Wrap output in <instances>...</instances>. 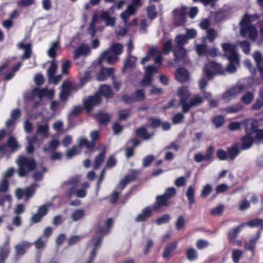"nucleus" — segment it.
<instances>
[{
  "label": "nucleus",
  "mask_w": 263,
  "mask_h": 263,
  "mask_svg": "<svg viewBox=\"0 0 263 263\" xmlns=\"http://www.w3.org/2000/svg\"><path fill=\"white\" fill-rule=\"evenodd\" d=\"M148 121L150 123V126L152 128H157L161 124V120L155 117H149L147 118Z\"/></svg>",
  "instance_id": "nucleus-54"
},
{
  "label": "nucleus",
  "mask_w": 263,
  "mask_h": 263,
  "mask_svg": "<svg viewBox=\"0 0 263 263\" xmlns=\"http://www.w3.org/2000/svg\"><path fill=\"white\" fill-rule=\"evenodd\" d=\"M90 52L89 47L85 44H82L75 49L73 57L76 60L79 59L80 56H86L89 54Z\"/></svg>",
  "instance_id": "nucleus-15"
},
{
  "label": "nucleus",
  "mask_w": 263,
  "mask_h": 263,
  "mask_svg": "<svg viewBox=\"0 0 263 263\" xmlns=\"http://www.w3.org/2000/svg\"><path fill=\"white\" fill-rule=\"evenodd\" d=\"M241 149L246 150L250 148L254 142V139L252 137V133L247 132L246 135L241 137Z\"/></svg>",
  "instance_id": "nucleus-9"
},
{
  "label": "nucleus",
  "mask_w": 263,
  "mask_h": 263,
  "mask_svg": "<svg viewBox=\"0 0 263 263\" xmlns=\"http://www.w3.org/2000/svg\"><path fill=\"white\" fill-rule=\"evenodd\" d=\"M253 58L255 60L257 68L263 65V57L260 51H255L253 54Z\"/></svg>",
  "instance_id": "nucleus-45"
},
{
  "label": "nucleus",
  "mask_w": 263,
  "mask_h": 263,
  "mask_svg": "<svg viewBox=\"0 0 263 263\" xmlns=\"http://www.w3.org/2000/svg\"><path fill=\"white\" fill-rule=\"evenodd\" d=\"M203 102V98L198 95H195L193 98L190 99L189 102L187 101L182 108V111L183 114L189 112L190 109L192 107H196Z\"/></svg>",
  "instance_id": "nucleus-6"
},
{
  "label": "nucleus",
  "mask_w": 263,
  "mask_h": 263,
  "mask_svg": "<svg viewBox=\"0 0 263 263\" xmlns=\"http://www.w3.org/2000/svg\"><path fill=\"white\" fill-rule=\"evenodd\" d=\"M130 115V111L129 110H123L119 111V120L121 121L126 120Z\"/></svg>",
  "instance_id": "nucleus-64"
},
{
  "label": "nucleus",
  "mask_w": 263,
  "mask_h": 263,
  "mask_svg": "<svg viewBox=\"0 0 263 263\" xmlns=\"http://www.w3.org/2000/svg\"><path fill=\"white\" fill-rule=\"evenodd\" d=\"M10 253V248L8 244H5L0 248V263H5Z\"/></svg>",
  "instance_id": "nucleus-27"
},
{
  "label": "nucleus",
  "mask_w": 263,
  "mask_h": 263,
  "mask_svg": "<svg viewBox=\"0 0 263 263\" xmlns=\"http://www.w3.org/2000/svg\"><path fill=\"white\" fill-rule=\"evenodd\" d=\"M57 64L54 63V61H52L47 70L48 77L50 80L54 77L55 73L57 72Z\"/></svg>",
  "instance_id": "nucleus-50"
},
{
  "label": "nucleus",
  "mask_w": 263,
  "mask_h": 263,
  "mask_svg": "<svg viewBox=\"0 0 263 263\" xmlns=\"http://www.w3.org/2000/svg\"><path fill=\"white\" fill-rule=\"evenodd\" d=\"M123 52V46L121 43H113L110 47L104 51L99 59V63L105 62L109 64H113L118 60V55Z\"/></svg>",
  "instance_id": "nucleus-1"
},
{
  "label": "nucleus",
  "mask_w": 263,
  "mask_h": 263,
  "mask_svg": "<svg viewBox=\"0 0 263 263\" xmlns=\"http://www.w3.org/2000/svg\"><path fill=\"white\" fill-rule=\"evenodd\" d=\"M228 156L230 159L233 160L239 154V144L235 143L228 147Z\"/></svg>",
  "instance_id": "nucleus-21"
},
{
  "label": "nucleus",
  "mask_w": 263,
  "mask_h": 263,
  "mask_svg": "<svg viewBox=\"0 0 263 263\" xmlns=\"http://www.w3.org/2000/svg\"><path fill=\"white\" fill-rule=\"evenodd\" d=\"M185 221L183 216H179L175 223V227L177 230H180L184 227Z\"/></svg>",
  "instance_id": "nucleus-63"
},
{
  "label": "nucleus",
  "mask_w": 263,
  "mask_h": 263,
  "mask_svg": "<svg viewBox=\"0 0 263 263\" xmlns=\"http://www.w3.org/2000/svg\"><path fill=\"white\" fill-rule=\"evenodd\" d=\"M217 36L216 32L214 29L210 28L207 30L206 35L203 37V40H208L210 42H213Z\"/></svg>",
  "instance_id": "nucleus-51"
},
{
  "label": "nucleus",
  "mask_w": 263,
  "mask_h": 263,
  "mask_svg": "<svg viewBox=\"0 0 263 263\" xmlns=\"http://www.w3.org/2000/svg\"><path fill=\"white\" fill-rule=\"evenodd\" d=\"M152 215V210L149 206H147L142 210L141 213L135 218V220L137 222L145 221L151 217Z\"/></svg>",
  "instance_id": "nucleus-18"
},
{
  "label": "nucleus",
  "mask_w": 263,
  "mask_h": 263,
  "mask_svg": "<svg viewBox=\"0 0 263 263\" xmlns=\"http://www.w3.org/2000/svg\"><path fill=\"white\" fill-rule=\"evenodd\" d=\"M259 237V234L254 238H252L249 240V242H246L244 244L245 248L251 252H254L255 249V243Z\"/></svg>",
  "instance_id": "nucleus-33"
},
{
  "label": "nucleus",
  "mask_w": 263,
  "mask_h": 263,
  "mask_svg": "<svg viewBox=\"0 0 263 263\" xmlns=\"http://www.w3.org/2000/svg\"><path fill=\"white\" fill-rule=\"evenodd\" d=\"M171 220V216L168 214L163 215L160 217L158 218L156 220V223L157 225H161L164 223H168Z\"/></svg>",
  "instance_id": "nucleus-58"
},
{
  "label": "nucleus",
  "mask_w": 263,
  "mask_h": 263,
  "mask_svg": "<svg viewBox=\"0 0 263 263\" xmlns=\"http://www.w3.org/2000/svg\"><path fill=\"white\" fill-rule=\"evenodd\" d=\"M102 99L100 95L98 93H96L93 96L88 97L84 101V106L87 112H90L95 107L99 105Z\"/></svg>",
  "instance_id": "nucleus-5"
},
{
  "label": "nucleus",
  "mask_w": 263,
  "mask_h": 263,
  "mask_svg": "<svg viewBox=\"0 0 263 263\" xmlns=\"http://www.w3.org/2000/svg\"><path fill=\"white\" fill-rule=\"evenodd\" d=\"M244 89L245 87L242 85L232 87L223 93L222 98L223 99H229L232 97L241 93Z\"/></svg>",
  "instance_id": "nucleus-13"
},
{
  "label": "nucleus",
  "mask_w": 263,
  "mask_h": 263,
  "mask_svg": "<svg viewBox=\"0 0 263 263\" xmlns=\"http://www.w3.org/2000/svg\"><path fill=\"white\" fill-rule=\"evenodd\" d=\"M175 78L180 83L187 82L190 80V74L187 69L180 67L176 70Z\"/></svg>",
  "instance_id": "nucleus-12"
},
{
  "label": "nucleus",
  "mask_w": 263,
  "mask_h": 263,
  "mask_svg": "<svg viewBox=\"0 0 263 263\" xmlns=\"http://www.w3.org/2000/svg\"><path fill=\"white\" fill-rule=\"evenodd\" d=\"M94 118L98 121L100 124L106 125L110 120V116L108 113L99 111L94 115Z\"/></svg>",
  "instance_id": "nucleus-19"
},
{
  "label": "nucleus",
  "mask_w": 263,
  "mask_h": 263,
  "mask_svg": "<svg viewBox=\"0 0 263 263\" xmlns=\"http://www.w3.org/2000/svg\"><path fill=\"white\" fill-rule=\"evenodd\" d=\"M245 226V223L240 224L229 232L228 240L230 242H232L234 241Z\"/></svg>",
  "instance_id": "nucleus-24"
},
{
  "label": "nucleus",
  "mask_w": 263,
  "mask_h": 263,
  "mask_svg": "<svg viewBox=\"0 0 263 263\" xmlns=\"http://www.w3.org/2000/svg\"><path fill=\"white\" fill-rule=\"evenodd\" d=\"M239 45L241 47L243 52L245 54H248L250 53V50H251L250 44L248 41H242L239 43Z\"/></svg>",
  "instance_id": "nucleus-62"
},
{
  "label": "nucleus",
  "mask_w": 263,
  "mask_h": 263,
  "mask_svg": "<svg viewBox=\"0 0 263 263\" xmlns=\"http://www.w3.org/2000/svg\"><path fill=\"white\" fill-rule=\"evenodd\" d=\"M229 61V64L225 69V71L230 73H233L236 71V65L239 64V58H237L236 61H231L230 59H228Z\"/></svg>",
  "instance_id": "nucleus-41"
},
{
  "label": "nucleus",
  "mask_w": 263,
  "mask_h": 263,
  "mask_svg": "<svg viewBox=\"0 0 263 263\" xmlns=\"http://www.w3.org/2000/svg\"><path fill=\"white\" fill-rule=\"evenodd\" d=\"M35 0H18L16 4L20 7H26L35 4Z\"/></svg>",
  "instance_id": "nucleus-61"
},
{
  "label": "nucleus",
  "mask_w": 263,
  "mask_h": 263,
  "mask_svg": "<svg viewBox=\"0 0 263 263\" xmlns=\"http://www.w3.org/2000/svg\"><path fill=\"white\" fill-rule=\"evenodd\" d=\"M6 143L7 144V145L9 146V148L10 149L11 152L16 151L20 147V146L18 144L15 138L12 136H10L8 138Z\"/></svg>",
  "instance_id": "nucleus-37"
},
{
  "label": "nucleus",
  "mask_w": 263,
  "mask_h": 263,
  "mask_svg": "<svg viewBox=\"0 0 263 263\" xmlns=\"http://www.w3.org/2000/svg\"><path fill=\"white\" fill-rule=\"evenodd\" d=\"M224 52L222 57L226 59H230L231 61H236L239 56L236 50L235 45L229 43H223L221 45Z\"/></svg>",
  "instance_id": "nucleus-4"
},
{
  "label": "nucleus",
  "mask_w": 263,
  "mask_h": 263,
  "mask_svg": "<svg viewBox=\"0 0 263 263\" xmlns=\"http://www.w3.org/2000/svg\"><path fill=\"white\" fill-rule=\"evenodd\" d=\"M99 18L104 21L107 26L114 27L115 25V18L110 16V13L108 10L102 11L99 15Z\"/></svg>",
  "instance_id": "nucleus-16"
},
{
  "label": "nucleus",
  "mask_w": 263,
  "mask_h": 263,
  "mask_svg": "<svg viewBox=\"0 0 263 263\" xmlns=\"http://www.w3.org/2000/svg\"><path fill=\"white\" fill-rule=\"evenodd\" d=\"M196 50L200 57L206 55L207 46L205 44H198L196 46Z\"/></svg>",
  "instance_id": "nucleus-57"
},
{
  "label": "nucleus",
  "mask_w": 263,
  "mask_h": 263,
  "mask_svg": "<svg viewBox=\"0 0 263 263\" xmlns=\"http://www.w3.org/2000/svg\"><path fill=\"white\" fill-rule=\"evenodd\" d=\"M208 66L211 69L214 70L215 73L222 74L224 73V70L222 66L214 61L210 62L208 64Z\"/></svg>",
  "instance_id": "nucleus-34"
},
{
  "label": "nucleus",
  "mask_w": 263,
  "mask_h": 263,
  "mask_svg": "<svg viewBox=\"0 0 263 263\" xmlns=\"http://www.w3.org/2000/svg\"><path fill=\"white\" fill-rule=\"evenodd\" d=\"M243 252L238 249H234L232 251V258L234 263H237L242 257Z\"/></svg>",
  "instance_id": "nucleus-52"
},
{
  "label": "nucleus",
  "mask_w": 263,
  "mask_h": 263,
  "mask_svg": "<svg viewBox=\"0 0 263 263\" xmlns=\"http://www.w3.org/2000/svg\"><path fill=\"white\" fill-rule=\"evenodd\" d=\"M136 57H129L127 55V59L124 64V66L122 68V71L124 72L126 68H132L135 66V62L136 60Z\"/></svg>",
  "instance_id": "nucleus-44"
},
{
  "label": "nucleus",
  "mask_w": 263,
  "mask_h": 263,
  "mask_svg": "<svg viewBox=\"0 0 263 263\" xmlns=\"http://www.w3.org/2000/svg\"><path fill=\"white\" fill-rule=\"evenodd\" d=\"M176 194V190L174 187L167 188L163 194L156 197L155 202L152 206L153 210L158 212L161 211L163 208L168 206L170 205V200Z\"/></svg>",
  "instance_id": "nucleus-3"
},
{
  "label": "nucleus",
  "mask_w": 263,
  "mask_h": 263,
  "mask_svg": "<svg viewBox=\"0 0 263 263\" xmlns=\"http://www.w3.org/2000/svg\"><path fill=\"white\" fill-rule=\"evenodd\" d=\"M173 48L172 41L171 40H169L164 43L162 52L164 54H167L173 50Z\"/></svg>",
  "instance_id": "nucleus-56"
},
{
  "label": "nucleus",
  "mask_w": 263,
  "mask_h": 263,
  "mask_svg": "<svg viewBox=\"0 0 263 263\" xmlns=\"http://www.w3.org/2000/svg\"><path fill=\"white\" fill-rule=\"evenodd\" d=\"M31 246V243L26 241H23L21 243L16 245L14 247L15 258L17 259L20 256L26 254L27 250L29 249Z\"/></svg>",
  "instance_id": "nucleus-8"
},
{
  "label": "nucleus",
  "mask_w": 263,
  "mask_h": 263,
  "mask_svg": "<svg viewBox=\"0 0 263 263\" xmlns=\"http://www.w3.org/2000/svg\"><path fill=\"white\" fill-rule=\"evenodd\" d=\"M175 41L177 44V46L183 47L187 43L188 40L185 34H178L175 37Z\"/></svg>",
  "instance_id": "nucleus-48"
},
{
  "label": "nucleus",
  "mask_w": 263,
  "mask_h": 263,
  "mask_svg": "<svg viewBox=\"0 0 263 263\" xmlns=\"http://www.w3.org/2000/svg\"><path fill=\"white\" fill-rule=\"evenodd\" d=\"M174 61L175 62L180 61L185 58L186 50L183 47L177 46L174 50Z\"/></svg>",
  "instance_id": "nucleus-23"
},
{
  "label": "nucleus",
  "mask_w": 263,
  "mask_h": 263,
  "mask_svg": "<svg viewBox=\"0 0 263 263\" xmlns=\"http://www.w3.org/2000/svg\"><path fill=\"white\" fill-rule=\"evenodd\" d=\"M147 16L151 20L154 19L157 16V12L156 11V7L154 5H152L146 8Z\"/></svg>",
  "instance_id": "nucleus-53"
},
{
  "label": "nucleus",
  "mask_w": 263,
  "mask_h": 263,
  "mask_svg": "<svg viewBox=\"0 0 263 263\" xmlns=\"http://www.w3.org/2000/svg\"><path fill=\"white\" fill-rule=\"evenodd\" d=\"M186 258L190 261L196 260L198 257V252L193 248H189L185 251Z\"/></svg>",
  "instance_id": "nucleus-31"
},
{
  "label": "nucleus",
  "mask_w": 263,
  "mask_h": 263,
  "mask_svg": "<svg viewBox=\"0 0 263 263\" xmlns=\"http://www.w3.org/2000/svg\"><path fill=\"white\" fill-rule=\"evenodd\" d=\"M140 173L139 171L131 170L129 173L124 177L128 183L135 181L137 179V176Z\"/></svg>",
  "instance_id": "nucleus-46"
},
{
  "label": "nucleus",
  "mask_w": 263,
  "mask_h": 263,
  "mask_svg": "<svg viewBox=\"0 0 263 263\" xmlns=\"http://www.w3.org/2000/svg\"><path fill=\"white\" fill-rule=\"evenodd\" d=\"M178 96L179 97V102L182 108L185 105L190 97V93L187 87L182 86L178 89Z\"/></svg>",
  "instance_id": "nucleus-11"
},
{
  "label": "nucleus",
  "mask_w": 263,
  "mask_h": 263,
  "mask_svg": "<svg viewBox=\"0 0 263 263\" xmlns=\"http://www.w3.org/2000/svg\"><path fill=\"white\" fill-rule=\"evenodd\" d=\"M243 109V106L240 104H236L235 105L227 107L223 109V110L228 114L236 113L241 111Z\"/></svg>",
  "instance_id": "nucleus-40"
},
{
  "label": "nucleus",
  "mask_w": 263,
  "mask_h": 263,
  "mask_svg": "<svg viewBox=\"0 0 263 263\" xmlns=\"http://www.w3.org/2000/svg\"><path fill=\"white\" fill-rule=\"evenodd\" d=\"M212 122L217 128L221 127L224 123V118L220 115L214 117L212 119Z\"/></svg>",
  "instance_id": "nucleus-55"
},
{
  "label": "nucleus",
  "mask_w": 263,
  "mask_h": 263,
  "mask_svg": "<svg viewBox=\"0 0 263 263\" xmlns=\"http://www.w3.org/2000/svg\"><path fill=\"white\" fill-rule=\"evenodd\" d=\"M186 195L187 197V199L190 204L194 203V190L192 186H190L188 187L186 193Z\"/></svg>",
  "instance_id": "nucleus-60"
},
{
  "label": "nucleus",
  "mask_w": 263,
  "mask_h": 263,
  "mask_svg": "<svg viewBox=\"0 0 263 263\" xmlns=\"http://www.w3.org/2000/svg\"><path fill=\"white\" fill-rule=\"evenodd\" d=\"M135 134L137 137L141 138L144 141L150 139L154 135V133H148L146 127L144 126H141L137 128L135 131Z\"/></svg>",
  "instance_id": "nucleus-20"
},
{
  "label": "nucleus",
  "mask_w": 263,
  "mask_h": 263,
  "mask_svg": "<svg viewBox=\"0 0 263 263\" xmlns=\"http://www.w3.org/2000/svg\"><path fill=\"white\" fill-rule=\"evenodd\" d=\"M60 47V43L59 41H54L52 43L51 47L48 51L49 57L54 58L57 56V50Z\"/></svg>",
  "instance_id": "nucleus-39"
},
{
  "label": "nucleus",
  "mask_w": 263,
  "mask_h": 263,
  "mask_svg": "<svg viewBox=\"0 0 263 263\" xmlns=\"http://www.w3.org/2000/svg\"><path fill=\"white\" fill-rule=\"evenodd\" d=\"M254 99V95L250 91H247L243 95L241 99V101L245 105L250 104Z\"/></svg>",
  "instance_id": "nucleus-42"
},
{
  "label": "nucleus",
  "mask_w": 263,
  "mask_h": 263,
  "mask_svg": "<svg viewBox=\"0 0 263 263\" xmlns=\"http://www.w3.org/2000/svg\"><path fill=\"white\" fill-rule=\"evenodd\" d=\"M245 224V226L247 225L251 228L263 227V219L255 218L249 221L248 223Z\"/></svg>",
  "instance_id": "nucleus-47"
},
{
  "label": "nucleus",
  "mask_w": 263,
  "mask_h": 263,
  "mask_svg": "<svg viewBox=\"0 0 263 263\" xmlns=\"http://www.w3.org/2000/svg\"><path fill=\"white\" fill-rule=\"evenodd\" d=\"M100 93L107 98H112L114 96L113 92L110 86L107 85H102L100 87Z\"/></svg>",
  "instance_id": "nucleus-30"
},
{
  "label": "nucleus",
  "mask_w": 263,
  "mask_h": 263,
  "mask_svg": "<svg viewBox=\"0 0 263 263\" xmlns=\"http://www.w3.org/2000/svg\"><path fill=\"white\" fill-rule=\"evenodd\" d=\"M18 165L17 173L20 177L27 176L36 167V162L32 157L19 156L16 161Z\"/></svg>",
  "instance_id": "nucleus-2"
},
{
  "label": "nucleus",
  "mask_w": 263,
  "mask_h": 263,
  "mask_svg": "<svg viewBox=\"0 0 263 263\" xmlns=\"http://www.w3.org/2000/svg\"><path fill=\"white\" fill-rule=\"evenodd\" d=\"M78 89V86L74 85L67 79V100L71 93L77 91Z\"/></svg>",
  "instance_id": "nucleus-49"
},
{
  "label": "nucleus",
  "mask_w": 263,
  "mask_h": 263,
  "mask_svg": "<svg viewBox=\"0 0 263 263\" xmlns=\"http://www.w3.org/2000/svg\"><path fill=\"white\" fill-rule=\"evenodd\" d=\"M38 186L39 185L35 183H32L29 187L26 188L24 190L25 196L27 198L32 197Z\"/></svg>",
  "instance_id": "nucleus-43"
},
{
  "label": "nucleus",
  "mask_w": 263,
  "mask_h": 263,
  "mask_svg": "<svg viewBox=\"0 0 263 263\" xmlns=\"http://www.w3.org/2000/svg\"><path fill=\"white\" fill-rule=\"evenodd\" d=\"M214 151V149L213 146H209L206 150L205 155H203L201 153L195 154L194 155L195 161L198 163L203 161H212L213 160Z\"/></svg>",
  "instance_id": "nucleus-7"
},
{
  "label": "nucleus",
  "mask_w": 263,
  "mask_h": 263,
  "mask_svg": "<svg viewBox=\"0 0 263 263\" xmlns=\"http://www.w3.org/2000/svg\"><path fill=\"white\" fill-rule=\"evenodd\" d=\"M106 153L105 149L102 150L99 155H98L95 160L94 165H93V168L95 170H97L99 168L101 164L103 162L104 158H105V155Z\"/></svg>",
  "instance_id": "nucleus-32"
},
{
  "label": "nucleus",
  "mask_w": 263,
  "mask_h": 263,
  "mask_svg": "<svg viewBox=\"0 0 263 263\" xmlns=\"http://www.w3.org/2000/svg\"><path fill=\"white\" fill-rule=\"evenodd\" d=\"M19 46L20 48L24 50V53L22 56V59L24 60L30 58L32 54L31 44L28 43L27 44H25L23 42H21L20 43Z\"/></svg>",
  "instance_id": "nucleus-25"
},
{
  "label": "nucleus",
  "mask_w": 263,
  "mask_h": 263,
  "mask_svg": "<svg viewBox=\"0 0 263 263\" xmlns=\"http://www.w3.org/2000/svg\"><path fill=\"white\" fill-rule=\"evenodd\" d=\"M69 195H76L78 198H84L86 196V191L84 189L77 190V187H71L68 190Z\"/></svg>",
  "instance_id": "nucleus-29"
},
{
  "label": "nucleus",
  "mask_w": 263,
  "mask_h": 263,
  "mask_svg": "<svg viewBox=\"0 0 263 263\" xmlns=\"http://www.w3.org/2000/svg\"><path fill=\"white\" fill-rule=\"evenodd\" d=\"M132 95L134 102H140L145 99V93L143 89L136 90Z\"/></svg>",
  "instance_id": "nucleus-38"
},
{
  "label": "nucleus",
  "mask_w": 263,
  "mask_h": 263,
  "mask_svg": "<svg viewBox=\"0 0 263 263\" xmlns=\"http://www.w3.org/2000/svg\"><path fill=\"white\" fill-rule=\"evenodd\" d=\"M85 215V212L82 209L76 210L71 215V218L73 221H78L82 218Z\"/></svg>",
  "instance_id": "nucleus-59"
},
{
  "label": "nucleus",
  "mask_w": 263,
  "mask_h": 263,
  "mask_svg": "<svg viewBox=\"0 0 263 263\" xmlns=\"http://www.w3.org/2000/svg\"><path fill=\"white\" fill-rule=\"evenodd\" d=\"M177 242L176 241H172L167 244L164 248L162 257L164 258H168L172 254V252L177 248Z\"/></svg>",
  "instance_id": "nucleus-26"
},
{
  "label": "nucleus",
  "mask_w": 263,
  "mask_h": 263,
  "mask_svg": "<svg viewBox=\"0 0 263 263\" xmlns=\"http://www.w3.org/2000/svg\"><path fill=\"white\" fill-rule=\"evenodd\" d=\"M174 24L176 26L183 25L185 21L186 14L182 10H174Z\"/></svg>",
  "instance_id": "nucleus-14"
},
{
  "label": "nucleus",
  "mask_w": 263,
  "mask_h": 263,
  "mask_svg": "<svg viewBox=\"0 0 263 263\" xmlns=\"http://www.w3.org/2000/svg\"><path fill=\"white\" fill-rule=\"evenodd\" d=\"M81 150L80 146L74 145L71 149L67 151V159H71L80 155Z\"/></svg>",
  "instance_id": "nucleus-36"
},
{
  "label": "nucleus",
  "mask_w": 263,
  "mask_h": 263,
  "mask_svg": "<svg viewBox=\"0 0 263 263\" xmlns=\"http://www.w3.org/2000/svg\"><path fill=\"white\" fill-rule=\"evenodd\" d=\"M243 124L245 125L246 133L248 132L252 133V135L259 129L258 122L256 120H246L243 121Z\"/></svg>",
  "instance_id": "nucleus-17"
},
{
  "label": "nucleus",
  "mask_w": 263,
  "mask_h": 263,
  "mask_svg": "<svg viewBox=\"0 0 263 263\" xmlns=\"http://www.w3.org/2000/svg\"><path fill=\"white\" fill-rule=\"evenodd\" d=\"M81 111L82 107L80 106H75L71 110V111L69 114L68 122L69 125V127L67 128V130L68 128H70L71 127V125H73V119L78 116L81 112Z\"/></svg>",
  "instance_id": "nucleus-28"
},
{
  "label": "nucleus",
  "mask_w": 263,
  "mask_h": 263,
  "mask_svg": "<svg viewBox=\"0 0 263 263\" xmlns=\"http://www.w3.org/2000/svg\"><path fill=\"white\" fill-rule=\"evenodd\" d=\"M32 93L33 95L37 96L40 99H42L44 97L52 99L54 95V91L48 89L47 88L35 87L32 90Z\"/></svg>",
  "instance_id": "nucleus-10"
},
{
  "label": "nucleus",
  "mask_w": 263,
  "mask_h": 263,
  "mask_svg": "<svg viewBox=\"0 0 263 263\" xmlns=\"http://www.w3.org/2000/svg\"><path fill=\"white\" fill-rule=\"evenodd\" d=\"M114 70L112 68H102L97 74V80L100 81L106 80L112 74Z\"/></svg>",
  "instance_id": "nucleus-22"
},
{
  "label": "nucleus",
  "mask_w": 263,
  "mask_h": 263,
  "mask_svg": "<svg viewBox=\"0 0 263 263\" xmlns=\"http://www.w3.org/2000/svg\"><path fill=\"white\" fill-rule=\"evenodd\" d=\"M49 128L48 123L40 124L37 126V133L43 138H47L48 136Z\"/></svg>",
  "instance_id": "nucleus-35"
}]
</instances>
